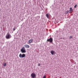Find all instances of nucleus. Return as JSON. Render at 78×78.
Returning <instances> with one entry per match:
<instances>
[{
	"mask_svg": "<svg viewBox=\"0 0 78 78\" xmlns=\"http://www.w3.org/2000/svg\"><path fill=\"white\" fill-rule=\"evenodd\" d=\"M21 51L23 53H26V51H25V48L24 47H23L21 49Z\"/></svg>",
	"mask_w": 78,
	"mask_h": 78,
	"instance_id": "1",
	"label": "nucleus"
},
{
	"mask_svg": "<svg viewBox=\"0 0 78 78\" xmlns=\"http://www.w3.org/2000/svg\"><path fill=\"white\" fill-rule=\"evenodd\" d=\"M70 12H71V11H73V10H72V7H70Z\"/></svg>",
	"mask_w": 78,
	"mask_h": 78,
	"instance_id": "10",
	"label": "nucleus"
},
{
	"mask_svg": "<svg viewBox=\"0 0 78 78\" xmlns=\"http://www.w3.org/2000/svg\"><path fill=\"white\" fill-rule=\"evenodd\" d=\"M25 48H30V45L26 44L25 45Z\"/></svg>",
	"mask_w": 78,
	"mask_h": 78,
	"instance_id": "8",
	"label": "nucleus"
},
{
	"mask_svg": "<svg viewBox=\"0 0 78 78\" xmlns=\"http://www.w3.org/2000/svg\"><path fill=\"white\" fill-rule=\"evenodd\" d=\"M31 76L32 78H35V77H36V75L35 73H32L31 74Z\"/></svg>",
	"mask_w": 78,
	"mask_h": 78,
	"instance_id": "5",
	"label": "nucleus"
},
{
	"mask_svg": "<svg viewBox=\"0 0 78 78\" xmlns=\"http://www.w3.org/2000/svg\"><path fill=\"white\" fill-rule=\"evenodd\" d=\"M6 66V63H5L4 64L3 66Z\"/></svg>",
	"mask_w": 78,
	"mask_h": 78,
	"instance_id": "12",
	"label": "nucleus"
},
{
	"mask_svg": "<svg viewBox=\"0 0 78 78\" xmlns=\"http://www.w3.org/2000/svg\"><path fill=\"white\" fill-rule=\"evenodd\" d=\"M15 30H16V29H15V28H13V31H15Z\"/></svg>",
	"mask_w": 78,
	"mask_h": 78,
	"instance_id": "16",
	"label": "nucleus"
},
{
	"mask_svg": "<svg viewBox=\"0 0 78 78\" xmlns=\"http://www.w3.org/2000/svg\"><path fill=\"white\" fill-rule=\"evenodd\" d=\"M33 39H31L30 40H29L28 41V44H30L31 43H32L33 42Z\"/></svg>",
	"mask_w": 78,
	"mask_h": 78,
	"instance_id": "6",
	"label": "nucleus"
},
{
	"mask_svg": "<svg viewBox=\"0 0 78 78\" xmlns=\"http://www.w3.org/2000/svg\"><path fill=\"white\" fill-rule=\"evenodd\" d=\"M38 66H41V64H40V63H38Z\"/></svg>",
	"mask_w": 78,
	"mask_h": 78,
	"instance_id": "15",
	"label": "nucleus"
},
{
	"mask_svg": "<svg viewBox=\"0 0 78 78\" xmlns=\"http://www.w3.org/2000/svg\"><path fill=\"white\" fill-rule=\"evenodd\" d=\"M51 53L52 55H54V54L55 53V51H51Z\"/></svg>",
	"mask_w": 78,
	"mask_h": 78,
	"instance_id": "7",
	"label": "nucleus"
},
{
	"mask_svg": "<svg viewBox=\"0 0 78 78\" xmlns=\"http://www.w3.org/2000/svg\"><path fill=\"white\" fill-rule=\"evenodd\" d=\"M46 16L48 19V18H49V17H48V14H46Z\"/></svg>",
	"mask_w": 78,
	"mask_h": 78,
	"instance_id": "9",
	"label": "nucleus"
},
{
	"mask_svg": "<svg viewBox=\"0 0 78 78\" xmlns=\"http://www.w3.org/2000/svg\"><path fill=\"white\" fill-rule=\"evenodd\" d=\"M5 37H6V39H10V38H11V37H12L11 36V35H10V34H9V33L7 34Z\"/></svg>",
	"mask_w": 78,
	"mask_h": 78,
	"instance_id": "2",
	"label": "nucleus"
},
{
	"mask_svg": "<svg viewBox=\"0 0 78 78\" xmlns=\"http://www.w3.org/2000/svg\"><path fill=\"white\" fill-rule=\"evenodd\" d=\"M47 42H49L50 43L53 42V38L50 37L49 39L47 40Z\"/></svg>",
	"mask_w": 78,
	"mask_h": 78,
	"instance_id": "3",
	"label": "nucleus"
},
{
	"mask_svg": "<svg viewBox=\"0 0 78 78\" xmlns=\"http://www.w3.org/2000/svg\"><path fill=\"white\" fill-rule=\"evenodd\" d=\"M76 6H77V5H76L74 7V8H76Z\"/></svg>",
	"mask_w": 78,
	"mask_h": 78,
	"instance_id": "14",
	"label": "nucleus"
},
{
	"mask_svg": "<svg viewBox=\"0 0 78 78\" xmlns=\"http://www.w3.org/2000/svg\"><path fill=\"white\" fill-rule=\"evenodd\" d=\"M73 37V36H70V37H69L70 39H72V38Z\"/></svg>",
	"mask_w": 78,
	"mask_h": 78,
	"instance_id": "13",
	"label": "nucleus"
},
{
	"mask_svg": "<svg viewBox=\"0 0 78 78\" xmlns=\"http://www.w3.org/2000/svg\"><path fill=\"white\" fill-rule=\"evenodd\" d=\"M19 56L20 58H25V54H20L19 55Z\"/></svg>",
	"mask_w": 78,
	"mask_h": 78,
	"instance_id": "4",
	"label": "nucleus"
},
{
	"mask_svg": "<svg viewBox=\"0 0 78 78\" xmlns=\"http://www.w3.org/2000/svg\"><path fill=\"white\" fill-rule=\"evenodd\" d=\"M43 78H46V76H43Z\"/></svg>",
	"mask_w": 78,
	"mask_h": 78,
	"instance_id": "17",
	"label": "nucleus"
},
{
	"mask_svg": "<svg viewBox=\"0 0 78 78\" xmlns=\"http://www.w3.org/2000/svg\"><path fill=\"white\" fill-rule=\"evenodd\" d=\"M69 12V11H67L65 12V14H68V13Z\"/></svg>",
	"mask_w": 78,
	"mask_h": 78,
	"instance_id": "11",
	"label": "nucleus"
}]
</instances>
